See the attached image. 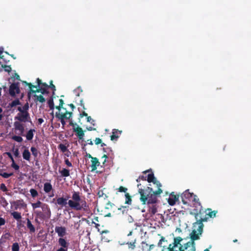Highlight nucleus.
<instances>
[{
    "label": "nucleus",
    "instance_id": "f257e3e1",
    "mask_svg": "<svg viewBox=\"0 0 251 251\" xmlns=\"http://www.w3.org/2000/svg\"><path fill=\"white\" fill-rule=\"evenodd\" d=\"M190 214L194 215L197 221L193 224L194 229L190 236H192L193 231H195V234L198 235L200 237L203 232L204 225L202 222H206L208 219L207 216V209H203L202 205L199 204V206H195L193 212H190Z\"/></svg>",
    "mask_w": 251,
    "mask_h": 251
},
{
    "label": "nucleus",
    "instance_id": "f03ea898",
    "mask_svg": "<svg viewBox=\"0 0 251 251\" xmlns=\"http://www.w3.org/2000/svg\"><path fill=\"white\" fill-rule=\"evenodd\" d=\"M141 186V183L137 184L138 188V193L140 195V200L143 204L146 203L148 204H155L157 201V196L162 193V190L160 188L155 191H153L152 188L150 187H147L145 189L140 187Z\"/></svg>",
    "mask_w": 251,
    "mask_h": 251
},
{
    "label": "nucleus",
    "instance_id": "7ed1b4c3",
    "mask_svg": "<svg viewBox=\"0 0 251 251\" xmlns=\"http://www.w3.org/2000/svg\"><path fill=\"white\" fill-rule=\"evenodd\" d=\"M73 200H69V206L77 211L82 210L86 213H89L90 209L89 205L84 200L81 199L79 193L74 191L72 195Z\"/></svg>",
    "mask_w": 251,
    "mask_h": 251
},
{
    "label": "nucleus",
    "instance_id": "20e7f679",
    "mask_svg": "<svg viewBox=\"0 0 251 251\" xmlns=\"http://www.w3.org/2000/svg\"><path fill=\"white\" fill-rule=\"evenodd\" d=\"M18 110L20 112L18 113L17 116L15 118V119L18 120L20 122H26L29 121L30 119L29 114L27 111H22V107H18Z\"/></svg>",
    "mask_w": 251,
    "mask_h": 251
},
{
    "label": "nucleus",
    "instance_id": "39448f33",
    "mask_svg": "<svg viewBox=\"0 0 251 251\" xmlns=\"http://www.w3.org/2000/svg\"><path fill=\"white\" fill-rule=\"evenodd\" d=\"M26 85L28 86L30 88V93H35L36 92H41L42 94H47L48 93L47 88H43L40 87L37 88V86L33 85L31 83H28L26 81H23Z\"/></svg>",
    "mask_w": 251,
    "mask_h": 251
},
{
    "label": "nucleus",
    "instance_id": "423d86ee",
    "mask_svg": "<svg viewBox=\"0 0 251 251\" xmlns=\"http://www.w3.org/2000/svg\"><path fill=\"white\" fill-rule=\"evenodd\" d=\"M193 235L190 237L191 241L187 243L184 249H187L189 247H191V251H196V248L195 241L199 240L200 239V237L198 236V235L195 234V231H193Z\"/></svg>",
    "mask_w": 251,
    "mask_h": 251
},
{
    "label": "nucleus",
    "instance_id": "0eeeda50",
    "mask_svg": "<svg viewBox=\"0 0 251 251\" xmlns=\"http://www.w3.org/2000/svg\"><path fill=\"white\" fill-rule=\"evenodd\" d=\"M182 240V238L179 236L174 238V242L173 244H172V247L175 250H179L180 249V247H181L182 249H181L183 251H185L186 249H184V248L185 247V245L187 244V243L182 245L180 244V242Z\"/></svg>",
    "mask_w": 251,
    "mask_h": 251
},
{
    "label": "nucleus",
    "instance_id": "6e6552de",
    "mask_svg": "<svg viewBox=\"0 0 251 251\" xmlns=\"http://www.w3.org/2000/svg\"><path fill=\"white\" fill-rule=\"evenodd\" d=\"M73 132L75 133V135L78 138V141L80 143L83 142V138L84 137V131L82 128L78 126H77L76 127L73 128Z\"/></svg>",
    "mask_w": 251,
    "mask_h": 251
},
{
    "label": "nucleus",
    "instance_id": "1a4fd4ad",
    "mask_svg": "<svg viewBox=\"0 0 251 251\" xmlns=\"http://www.w3.org/2000/svg\"><path fill=\"white\" fill-rule=\"evenodd\" d=\"M58 245L60 246L56 251H68L69 243L64 238H59L58 241Z\"/></svg>",
    "mask_w": 251,
    "mask_h": 251
},
{
    "label": "nucleus",
    "instance_id": "9d476101",
    "mask_svg": "<svg viewBox=\"0 0 251 251\" xmlns=\"http://www.w3.org/2000/svg\"><path fill=\"white\" fill-rule=\"evenodd\" d=\"M194 196L193 193H190L189 190L185 191L181 195L182 202L184 204H187L188 202V201H190Z\"/></svg>",
    "mask_w": 251,
    "mask_h": 251
},
{
    "label": "nucleus",
    "instance_id": "9b49d317",
    "mask_svg": "<svg viewBox=\"0 0 251 251\" xmlns=\"http://www.w3.org/2000/svg\"><path fill=\"white\" fill-rule=\"evenodd\" d=\"M19 83H12L9 89V94L12 97H15L16 94H19L20 93V90L19 88Z\"/></svg>",
    "mask_w": 251,
    "mask_h": 251
},
{
    "label": "nucleus",
    "instance_id": "f8f14e48",
    "mask_svg": "<svg viewBox=\"0 0 251 251\" xmlns=\"http://www.w3.org/2000/svg\"><path fill=\"white\" fill-rule=\"evenodd\" d=\"M147 180L149 182H152L154 184H155L158 189H159V188H161V187L162 186V185L160 183V182L158 181L156 179V178L154 177V174L152 172H151V174H148L147 176Z\"/></svg>",
    "mask_w": 251,
    "mask_h": 251
},
{
    "label": "nucleus",
    "instance_id": "ddd939ff",
    "mask_svg": "<svg viewBox=\"0 0 251 251\" xmlns=\"http://www.w3.org/2000/svg\"><path fill=\"white\" fill-rule=\"evenodd\" d=\"M178 195H176L175 192H172L168 199V202L170 205H174L176 202L178 201Z\"/></svg>",
    "mask_w": 251,
    "mask_h": 251
},
{
    "label": "nucleus",
    "instance_id": "4468645a",
    "mask_svg": "<svg viewBox=\"0 0 251 251\" xmlns=\"http://www.w3.org/2000/svg\"><path fill=\"white\" fill-rule=\"evenodd\" d=\"M72 112L66 111L64 113H60L59 112H56L55 116L56 118L59 119H70L72 116Z\"/></svg>",
    "mask_w": 251,
    "mask_h": 251
},
{
    "label": "nucleus",
    "instance_id": "2eb2a0df",
    "mask_svg": "<svg viewBox=\"0 0 251 251\" xmlns=\"http://www.w3.org/2000/svg\"><path fill=\"white\" fill-rule=\"evenodd\" d=\"M12 206H14V209L17 210L18 208H24L26 206V204L24 202V200H19L16 201L11 202Z\"/></svg>",
    "mask_w": 251,
    "mask_h": 251
},
{
    "label": "nucleus",
    "instance_id": "dca6fc26",
    "mask_svg": "<svg viewBox=\"0 0 251 251\" xmlns=\"http://www.w3.org/2000/svg\"><path fill=\"white\" fill-rule=\"evenodd\" d=\"M55 231L60 238H62L66 234V228L64 226H56Z\"/></svg>",
    "mask_w": 251,
    "mask_h": 251
},
{
    "label": "nucleus",
    "instance_id": "f3484780",
    "mask_svg": "<svg viewBox=\"0 0 251 251\" xmlns=\"http://www.w3.org/2000/svg\"><path fill=\"white\" fill-rule=\"evenodd\" d=\"M91 161V171L93 172L97 170V167L100 165V162H99V159L95 157H93Z\"/></svg>",
    "mask_w": 251,
    "mask_h": 251
},
{
    "label": "nucleus",
    "instance_id": "a211bd4d",
    "mask_svg": "<svg viewBox=\"0 0 251 251\" xmlns=\"http://www.w3.org/2000/svg\"><path fill=\"white\" fill-rule=\"evenodd\" d=\"M69 196H67L66 198H58L56 200V204L61 206V207L65 206L67 203H68V202H67V200L69 199Z\"/></svg>",
    "mask_w": 251,
    "mask_h": 251
},
{
    "label": "nucleus",
    "instance_id": "6ab92c4d",
    "mask_svg": "<svg viewBox=\"0 0 251 251\" xmlns=\"http://www.w3.org/2000/svg\"><path fill=\"white\" fill-rule=\"evenodd\" d=\"M122 131L119 130L117 129H113L112 130V134L110 136V139L112 141L116 140L121 134Z\"/></svg>",
    "mask_w": 251,
    "mask_h": 251
},
{
    "label": "nucleus",
    "instance_id": "aec40b11",
    "mask_svg": "<svg viewBox=\"0 0 251 251\" xmlns=\"http://www.w3.org/2000/svg\"><path fill=\"white\" fill-rule=\"evenodd\" d=\"M14 126L15 127V129L19 130L20 132V134L21 135H23L25 130L23 124H21L19 122H15L14 123Z\"/></svg>",
    "mask_w": 251,
    "mask_h": 251
},
{
    "label": "nucleus",
    "instance_id": "412c9836",
    "mask_svg": "<svg viewBox=\"0 0 251 251\" xmlns=\"http://www.w3.org/2000/svg\"><path fill=\"white\" fill-rule=\"evenodd\" d=\"M128 206H122L118 208V214H127L128 211Z\"/></svg>",
    "mask_w": 251,
    "mask_h": 251
},
{
    "label": "nucleus",
    "instance_id": "4be33fe9",
    "mask_svg": "<svg viewBox=\"0 0 251 251\" xmlns=\"http://www.w3.org/2000/svg\"><path fill=\"white\" fill-rule=\"evenodd\" d=\"M53 190L52 185L50 182H46L44 184V191L46 193H50Z\"/></svg>",
    "mask_w": 251,
    "mask_h": 251
},
{
    "label": "nucleus",
    "instance_id": "5701e85b",
    "mask_svg": "<svg viewBox=\"0 0 251 251\" xmlns=\"http://www.w3.org/2000/svg\"><path fill=\"white\" fill-rule=\"evenodd\" d=\"M217 213V211L216 210L212 211L210 208L207 209V216L208 218L215 217Z\"/></svg>",
    "mask_w": 251,
    "mask_h": 251
},
{
    "label": "nucleus",
    "instance_id": "b1692460",
    "mask_svg": "<svg viewBox=\"0 0 251 251\" xmlns=\"http://www.w3.org/2000/svg\"><path fill=\"white\" fill-rule=\"evenodd\" d=\"M181 249H182L181 247H180V249H179V250H175L172 247V244H170L168 247L163 246L161 251H183V250H181Z\"/></svg>",
    "mask_w": 251,
    "mask_h": 251
},
{
    "label": "nucleus",
    "instance_id": "393cba45",
    "mask_svg": "<svg viewBox=\"0 0 251 251\" xmlns=\"http://www.w3.org/2000/svg\"><path fill=\"white\" fill-rule=\"evenodd\" d=\"M30 153L27 149H25L23 152V158L26 160L29 161L30 158Z\"/></svg>",
    "mask_w": 251,
    "mask_h": 251
},
{
    "label": "nucleus",
    "instance_id": "a878e982",
    "mask_svg": "<svg viewBox=\"0 0 251 251\" xmlns=\"http://www.w3.org/2000/svg\"><path fill=\"white\" fill-rule=\"evenodd\" d=\"M27 227L29 229L30 233H34L35 231V228L29 219H27Z\"/></svg>",
    "mask_w": 251,
    "mask_h": 251
},
{
    "label": "nucleus",
    "instance_id": "bb28decb",
    "mask_svg": "<svg viewBox=\"0 0 251 251\" xmlns=\"http://www.w3.org/2000/svg\"><path fill=\"white\" fill-rule=\"evenodd\" d=\"M34 132H35V130L34 129H30L28 131L26 134V138L27 140H31L33 139Z\"/></svg>",
    "mask_w": 251,
    "mask_h": 251
},
{
    "label": "nucleus",
    "instance_id": "cd10ccee",
    "mask_svg": "<svg viewBox=\"0 0 251 251\" xmlns=\"http://www.w3.org/2000/svg\"><path fill=\"white\" fill-rule=\"evenodd\" d=\"M11 215L13 218L16 219L17 221H21L22 216L21 213L18 212L14 211L11 213Z\"/></svg>",
    "mask_w": 251,
    "mask_h": 251
},
{
    "label": "nucleus",
    "instance_id": "c85d7f7f",
    "mask_svg": "<svg viewBox=\"0 0 251 251\" xmlns=\"http://www.w3.org/2000/svg\"><path fill=\"white\" fill-rule=\"evenodd\" d=\"M59 173L63 177H68L70 176V171L66 168H63L62 170H59Z\"/></svg>",
    "mask_w": 251,
    "mask_h": 251
},
{
    "label": "nucleus",
    "instance_id": "c756f323",
    "mask_svg": "<svg viewBox=\"0 0 251 251\" xmlns=\"http://www.w3.org/2000/svg\"><path fill=\"white\" fill-rule=\"evenodd\" d=\"M151 206H149V212L152 215H154L157 211V207L156 205L152 204Z\"/></svg>",
    "mask_w": 251,
    "mask_h": 251
},
{
    "label": "nucleus",
    "instance_id": "7c9ffc66",
    "mask_svg": "<svg viewBox=\"0 0 251 251\" xmlns=\"http://www.w3.org/2000/svg\"><path fill=\"white\" fill-rule=\"evenodd\" d=\"M191 200L194 201L195 203H194V207H195V206H199V205H201L199 199L198 198L197 196L194 194V196H193L192 199Z\"/></svg>",
    "mask_w": 251,
    "mask_h": 251
},
{
    "label": "nucleus",
    "instance_id": "2f4dec72",
    "mask_svg": "<svg viewBox=\"0 0 251 251\" xmlns=\"http://www.w3.org/2000/svg\"><path fill=\"white\" fill-rule=\"evenodd\" d=\"M125 204L130 205L132 202L131 197L130 196L129 194L128 193H126L125 194Z\"/></svg>",
    "mask_w": 251,
    "mask_h": 251
},
{
    "label": "nucleus",
    "instance_id": "473e14b6",
    "mask_svg": "<svg viewBox=\"0 0 251 251\" xmlns=\"http://www.w3.org/2000/svg\"><path fill=\"white\" fill-rule=\"evenodd\" d=\"M0 204L4 208H5L8 204V202L5 198L0 196Z\"/></svg>",
    "mask_w": 251,
    "mask_h": 251
},
{
    "label": "nucleus",
    "instance_id": "72a5a7b5",
    "mask_svg": "<svg viewBox=\"0 0 251 251\" xmlns=\"http://www.w3.org/2000/svg\"><path fill=\"white\" fill-rule=\"evenodd\" d=\"M20 104H21V102H20L19 100L16 99V100H13L11 103H10L9 104L8 107H10V108H12L14 106H16V105H20Z\"/></svg>",
    "mask_w": 251,
    "mask_h": 251
},
{
    "label": "nucleus",
    "instance_id": "f704fd0d",
    "mask_svg": "<svg viewBox=\"0 0 251 251\" xmlns=\"http://www.w3.org/2000/svg\"><path fill=\"white\" fill-rule=\"evenodd\" d=\"M136 240L135 239L133 242H128L126 243V244L128 246V248L129 249H131L132 250H133L135 249L136 247L135 243H136Z\"/></svg>",
    "mask_w": 251,
    "mask_h": 251
},
{
    "label": "nucleus",
    "instance_id": "c9c22d12",
    "mask_svg": "<svg viewBox=\"0 0 251 251\" xmlns=\"http://www.w3.org/2000/svg\"><path fill=\"white\" fill-rule=\"evenodd\" d=\"M141 247L142 251H150V249H149V245L146 242H142Z\"/></svg>",
    "mask_w": 251,
    "mask_h": 251
},
{
    "label": "nucleus",
    "instance_id": "e433bc0d",
    "mask_svg": "<svg viewBox=\"0 0 251 251\" xmlns=\"http://www.w3.org/2000/svg\"><path fill=\"white\" fill-rule=\"evenodd\" d=\"M30 151L32 152V155L34 156L35 158H36L39 152L38 150L34 147H31L30 148Z\"/></svg>",
    "mask_w": 251,
    "mask_h": 251
},
{
    "label": "nucleus",
    "instance_id": "4c0bfd02",
    "mask_svg": "<svg viewBox=\"0 0 251 251\" xmlns=\"http://www.w3.org/2000/svg\"><path fill=\"white\" fill-rule=\"evenodd\" d=\"M48 104L50 110H53L54 108V102L53 97H51L48 101Z\"/></svg>",
    "mask_w": 251,
    "mask_h": 251
},
{
    "label": "nucleus",
    "instance_id": "58836bf2",
    "mask_svg": "<svg viewBox=\"0 0 251 251\" xmlns=\"http://www.w3.org/2000/svg\"><path fill=\"white\" fill-rule=\"evenodd\" d=\"M58 148L62 152H65L68 151L67 147L63 144H60L58 146Z\"/></svg>",
    "mask_w": 251,
    "mask_h": 251
},
{
    "label": "nucleus",
    "instance_id": "ea45409f",
    "mask_svg": "<svg viewBox=\"0 0 251 251\" xmlns=\"http://www.w3.org/2000/svg\"><path fill=\"white\" fill-rule=\"evenodd\" d=\"M29 192L30 193L31 196L33 198H36L38 195V192L37 191V190H36L32 188V189H30Z\"/></svg>",
    "mask_w": 251,
    "mask_h": 251
},
{
    "label": "nucleus",
    "instance_id": "a19ab883",
    "mask_svg": "<svg viewBox=\"0 0 251 251\" xmlns=\"http://www.w3.org/2000/svg\"><path fill=\"white\" fill-rule=\"evenodd\" d=\"M19 245L17 242L13 244L12 246V251H19Z\"/></svg>",
    "mask_w": 251,
    "mask_h": 251
},
{
    "label": "nucleus",
    "instance_id": "79ce46f5",
    "mask_svg": "<svg viewBox=\"0 0 251 251\" xmlns=\"http://www.w3.org/2000/svg\"><path fill=\"white\" fill-rule=\"evenodd\" d=\"M115 207L114 204L111 203L110 201H108L106 205L105 208L107 209H112Z\"/></svg>",
    "mask_w": 251,
    "mask_h": 251
},
{
    "label": "nucleus",
    "instance_id": "37998d69",
    "mask_svg": "<svg viewBox=\"0 0 251 251\" xmlns=\"http://www.w3.org/2000/svg\"><path fill=\"white\" fill-rule=\"evenodd\" d=\"M12 139L13 140H14V141H17L19 143H21L23 141L22 137L20 136H16V135L13 136L12 137Z\"/></svg>",
    "mask_w": 251,
    "mask_h": 251
},
{
    "label": "nucleus",
    "instance_id": "c03bdc74",
    "mask_svg": "<svg viewBox=\"0 0 251 251\" xmlns=\"http://www.w3.org/2000/svg\"><path fill=\"white\" fill-rule=\"evenodd\" d=\"M41 204L42 202L40 201H38L36 203H32V206L33 209H35L41 207Z\"/></svg>",
    "mask_w": 251,
    "mask_h": 251
},
{
    "label": "nucleus",
    "instance_id": "a18cd8bd",
    "mask_svg": "<svg viewBox=\"0 0 251 251\" xmlns=\"http://www.w3.org/2000/svg\"><path fill=\"white\" fill-rule=\"evenodd\" d=\"M34 97H36L37 100L40 101V102H44L45 101V99L41 95L39 96L35 95Z\"/></svg>",
    "mask_w": 251,
    "mask_h": 251
},
{
    "label": "nucleus",
    "instance_id": "49530a36",
    "mask_svg": "<svg viewBox=\"0 0 251 251\" xmlns=\"http://www.w3.org/2000/svg\"><path fill=\"white\" fill-rule=\"evenodd\" d=\"M13 175V173L8 174L7 173H0V176H2L3 177L7 178L10 176H12Z\"/></svg>",
    "mask_w": 251,
    "mask_h": 251
},
{
    "label": "nucleus",
    "instance_id": "de8ad7c7",
    "mask_svg": "<svg viewBox=\"0 0 251 251\" xmlns=\"http://www.w3.org/2000/svg\"><path fill=\"white\" fill-rule=\"evenodd\" d=\"M147 176H144L143 175L142 176H140L138 178L136 179V181L137 182H139L141 180H143L144 181H146L147 180V178H146Z\"/></svg>",
    "mask_w": 251,
    "mask_h": 251
},
{
    "label": "nucleus",
    "instance_id": "09e8293b",
    "mask_svg": "<svg viewBox=\"0 0 251 251\" xmlns=\"http://www.w3.org/2000/svg\"><path fill=\"white\" fill-rule=\"evenodd\" d=\"M0 189L3 192H6L8 191L6 186H5V184H4V183H1L0 184Z\"/></svg>",
    "mask_w": 251,
    "mask_h": 251
},
{
    "label": "nucleus",
    "instance_id": "8fccbe9b",
    "mask_svg": "<svg viewBox=\"0 0 251 251\" xmlns=\"http://www.w3.org/2000/svg\"><path fill=\"white\" fill-rule=\"evenodd\" d=\"M118 191L120 192H124L126 193V192L127 190V189L126 187H124L123 186H120L118 189Z\"/></svg>",
    "mask_w": 251,
    "mask_h": 251
},
{
    "label": "nucleus",
    "instance_id": "3c124183",
    "mask_svg": "<svg viewBox=\"0 0 251 251\" xmlns=\"http://www.w3.org/2000/svg\"><path fill=\"white\" fill-rule=\"evenodd\" d=\"M29 108L28 103H26L24 106L22 108V111H27L28 109Z\"/></svg>",
    "mask_w": 251,
    "mask_h": 251
},
{
    "label": "nucleus",
    "instance_id": "603ef678",
    "mask_svg": "<svg viewBox=\"0 0 251 251\" xmlns=\"http://www.w3.org/2000/svg\"><path fill=\"white\" fill-rule=\"evenodd\" d=\"M49 87H50L53 91V95L54 94V91L56 90L55 86L54 85L52 84V81L51 80L50 81V85L49 86Z\"/></svg>",
    "mask_w": 251,
    "mask_h": 251
},
{
    "label": "nucleus",
    "instance_id": "864d4df0",
    "mask_svg": "<svg viewBox=\"0 0 251 251\" xmlns=\"http://www.w3.org/2000/svg\"><path fill=\"white\" fill-rule=\"evenodd\" d=\"M14 151V154L16 157H18L19 156V151L18 148L14 149V147L13 148Z\"/></svg>",
    "mask_w": 251,
    "mask_h": 251
},
{
    "label": "nucleus",
    "instance_id": "5fc2aeb1",
    "mask_svg": "<svg viewBox=\"0 0 251 251\" xmlns=\"http://www.w3.org/2000/svg\"><path fill=\"white\" fill-rule=\"evenodd\" d=\"M4 70L5 72H10L11 71V68L10 66L4 65L3 67Z\"/></svg>",
    "mask_w": 251,
    "mask_h": 251
},
{
    "label": "nucleus",
    "instance_id": "6e6d98bb",
    "mask_svg": "<svg viewBox=\"0 0 251 251\" xmlns=\"http://www.w3.org/2000/svg\"><path fill=\"white\" fill-rule=\"evenodd\" d=\"M11 167L15 170H18L19 169V166L15 163V161H13V163H12Z\"/></svg>",
    "mask_w": 251,
    "mask_h": 251
},
{
    "label": "nucleus",
    "instance_id": "4d7b16f0",
    "mask_svg": "<svg viewBox=\"0 0 251 251\" xmlns=\"http://www.w3.org/2000/svg\"><path fill=\"white\" fill-rule=\"evenodd\" d=\"M5 223V220L2 217H0V226L4 225Z\"/></svg>",
    "mask_w": 251,
    "mask_h": 251
},
{
    "label": "nucleus",
    "instance_id": "13d9d810",
    "mask_svg": "<svg viewBox=\"0 0 251 251\" xmlns=\"http://www.w3.org/2000/svg\"><path fill=\"white\" fill-rule=\"evenodd\" d=\"M101 140L100 138H96L95 140V143L96 145H99L101 143Z\"/></svg>",
    "mask_w": 251,
    "mask_h": 251
},
{
    "label": "nucleus",
    "instance_id": "bf43d9fd",
    "mask_svg": "<svg viewBox=\"0 0 251 251\" xmlns=\"http://www.w3.org/2000/svg\"><path fill=\"white\" fill-rule=\"evenodd\" d=\"M65 163L68 167H72V164L71 162L69 161L68 159H66L65 160Z\"/></svg>",
    "mask_w": 251,
    "mask_h": 251
},
{
    "label": "nucleus",
    "instance_id": "052dcab7",
    "mask_svg": "<svg viewBox=\"0 0 251 251\" xmlns=\"http://www.w3.org/2000/svg\"><path fill=\"white\" fill-rule=\"evenodd\" d=\"M87 122H90L92 124L94 125V124L93 123V122H94V120L92 119L90 116H87Z\"/></svg>",
    "mask_w": 251,
    "mask_h": 251
},
{
    "label": "nucleus",
    "instance_id": "680f3d73",
    "mask_svg": "<svg viewBox=\"0 0 251 251\" xmlns=\"http://www.w3.org/2000/svg\"><path fill=\"white\" fill-rule=\"evenodd\" d=\"M103 151L104 152L106 153H108L109 151H112V150L110 148H103Z\"/></svg>",
    "mask_w": 251,
    "mask_h": 251
},
{
    "label": "nucleus",
    "instance_id": "e2e57ef3",
    "mask_svg": "<svg viewBox=\"0 0 251 251\" xmlns=\"http://www.w3.org/2000/svg\"><path fill=\"white\" fill-rule=\"evenodd\" d=\"M42 87L43 88H49V86L46 83H42V82L39 87Z\"/></svg>",
    "mask_w": 251,
    "mask_h": 251
},
{
    "label": "nucleus",
    "instance_id": "0e129e2a",
    "mask_svg": "<svg viewBox=\"0 0 251 251\" xmlns=\"http://www.w3.org/2000/svg\"><path fill=\"white\" fill-rule=\"evenodd\" d=\"M80 143H81L82 149L83 151H86L85 147L86 146L87 144L83 143L82 142H81V141H80Z\"/></svg>",
    "mask_w": 251,
    "mask_h": 251
},
{
    "label": "nucleus",
    "instance_id": "69168bd1",
    "mask_svg": "<svg viewBox=\"0 0 251 251\" xmlns=\"http://www.w3.org/2000/svg\"><path fill=\"white\" fill-rule=\"evenodd\" d=\"M36 81L37 83V86L40 87L41 84H42L41 80L39 78H37Z\"/></svg>",
    "mask_w": 251,
    "mask_h": 251
},
{
    "label": "nucleus",
    "instance_id": "338daca9",
    "mask_svg": "<svg viewBox=\"0 0 251 251\" xmlns=\"http://www.w3.org/2000/svg\"><path fill=\"white\" fill-rule=\"evenodd\" d=\"M69 124L73 126V128L76 127L78 126L76 123H74L72 122H71Z\"/></svg>",
    "mask_w": 251,
    "mask_h": 251
},
{
    "label": "nucleus",
    "instance_id": "774afa93",
    "mask_svg": "<svg viewBox=\"0 0 251 251\" xmlns=\"http://www.w3.org/2000/svg\"><path fill=\"white\" fill-rule=\"evenodd\" d=\"M44 122V120L42 118H39L38 120V123L39 125H41Z\"/></svg>",
    "mask_w": 251,
    "mask_h": 251
}]
</instances>
